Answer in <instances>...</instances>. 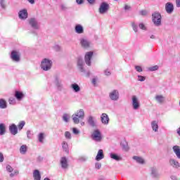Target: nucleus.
<instances>
[{"label": "nucleus", "instance_id": "obj_4", "mask_svg": "<svg viewBox=\"0 0 180 180\" xmlns=\"http://www.w3.org/2000/svg\"><path fill=\"white\" fill-rule=\"evenodd\" d=\"M120 96V95L118 89H112V91H110L109 93V98L110 101H113L114 102L119 101Z\"/></svg>", "mask_w": 180, "mask_h": 180}, {"label": "nucleus", "instance_id": "obj_48", "mask_svg": "<svg viewBox=\"0 0 180 180\" xmlns=\"http://www.w3.org/2000/svg\"><path fill=\"white\" fill-rule=\"evenodd\" d=\"M146 79V77H143V75H138V81H141V82H143V81H145Z\"/></svg>", "mask_w": 180, "mask_h": 180}, {"label": "nucleus", "instance_id": "obj_45", "mask_svg": "<svg viewBox=\"0 0 180 180\" xmlns=\"http://www.w3.org/2000/svg\"><path fill=\"white\" fill-rule=\"evenodd\" d=\"M72 132L73 134H75V135H77L78 134H79L80 131L79 129H78V128H76L75 127H74L72 128Z\"/></svg>", "mask_w": 180, "mask_h": 180}, {"label": "nucleus", "instance_id": "obj_5", "mask_svg": "<svg viewBox=\"0 0 180 180\" xmlns=\"http://www.w3.org/2000/svg\"><path fill=\"white\" fill-rule=\"evenodd\" d=\"M53 61L49 58H44L41 62V68H51Z\"/></svg>", "mask_w": 180, "mask_h": 180}, {"label": "nucleus", "instance_id": "obj_33", "mask_svg": "<svg viewBox=\"0 0 180 180\" xmlns=\"http://www.w3.org/2000/svg\"><path fill=\"white\" fill-rule=\"evenodd\" d=\"M121 146L122 148V149L124 150H129V144H128V142H127V141H122L121 142Z\"/></svg>", "mask_w": 180, "mask_h": 180}, {"label": "nucleus", "instance_id": "obj_60", "mask_svg": "<svg viewBox=\"0 0 180 180\" xmlns=\"http://www.w3.org/2000/svg\"><path fill=\"white\" fill-rule=\"evenodd\" d=\"M172 180H178L176 176H171Z\"/></svg>", "mask_w": 180, "mask_h": 180}, {"label": "nucleus", "instance_id": "obj_39", "mask_svg": "<svg viewBox=\"0 0 180 180\" xmlns=\"http://www.w3.org/2000/svg\"><path fill=\"white\" fill-rule=\"evenodd\" d=\"M65 137L66 139H72V134L70 131H65Z\"/></svg>", "mask_w": 180, "mask_h": 180}, {"label": "nucleus", "instance_id": "obj_27", "mask_svg": "<svg viewBox=\"0 0 180 180\" xmlns=\"http://www.w3.org/2000/svg\"><path fill=\"white\" fill-rule=\"evenodd\" d=\"M104 155H103V149H99V150L97 153V155L96 157V160H101L103 159Z\"/></svg>", "mask_w": 180, "mask_h": 180}, {"label": "nucleus", "instance_id": "obj_9", "mask_svg": "<svg viewBox=\"0 0 180 180\" xmlns=\"http://www.w3.org/2000/svg\"><path fill=\"white\" fill-rule=\"evenodd\" d=\"M93 54H94L93 51H87V53H86V54L84 56V60H85V63H86V64H87V65H91Z\"/></svg>", "mask_w": 180, "mask_h": 180}, {"label": "nucleus", "instance_id": "obj_28", "mask_svg": "<svg viewBox=\"0 0 180 180\" xmlns=\"http://www.w3.org/2000/svg\"><path fill=\"white\" fill-rule=\"evenodd\" d=\"M62 148H63V150H65V152H66L67 153H69V145H68V142H67V141H63Z\"/></svg>", "mask_w": 180, "mask_h": 180}, {"label": "nucleus", "instance_id": "obj_59", "mask_svg": "<svg viewBox=\"0 0 180 180\" xmlns=\"http://www.w3.org/2000/svg\"><path fill=\"white\" fill-rule=\"evenodd\" d=\"M158 68H149L148 70V71H156Z\"/></svg>", "mask_w": 180, "mask_h": 180}, {"label": "nucleus", "instance_id": "obj_8", "mask_svg": "<svg viewBox=\"0 0 180 180\" xmlns=\"http://www.w3.org/2000/svg\"><path fill=\"white\" fill-rule=\"evenodd\" d=\"M169 165L172 166V167H174V169H179L180 167L179 162H178L176 159H174V158H170L169 159Z\"/></svg>", "mask_w": 180, "mask_h": 180}, {"label": "nucleus", "instance_id": "obj_24", "mask_svg": "<svg viewBox=\"0 0 180 180\" xmlns=\"http://www.w3.org/2000/svg\"><path fill=\"white\" fill-rule=\"evenodd\" d=\"M18 17L20 18V19H27L28 18V13L27 10H21L18 13Z\"/></svg>", "mask_w": 180, "mask_h": 180}, {"label": "nucleus", "instance_id": "obj_21", "mask_svg": "<svg viewBox=\"0 0 180 180\" xmlns=\"http://www.w3.org/2000/svg\"><path fill=\"white\" fill-rule=\"evenodd\" d=\"M172 150L176 158L180 159V146L179 145H174V146H172Z\"/></svg>", "mask_w": 180, "mask_h": 180}, {"label": "nucleus", "instance_id": "obj_38", "mask_svg": "<svg viewBox=\"0 0 180 180\" xmlns=\"http://www.w3.org/2000/svg\"><path fill=\"white\" fill-rule=\"evenodd\" d=\"M6 131L5 124H0V135H4Z\"/></svg>", "mask_w": 180, "mask_h": 180}, {"label": "nucleus", "instance_id": "obj_22", "mask_svg": "<svg viewBox=\"0 0 180 180\" xmlns=\"http://www.w3.org/2000/svg\"><path fill=\"white\" fill-rule=\"evenodd\" d=\"M174 9V7L172 3H167V4L165 5V10L167 13H173Z\"/></svg>", "mask_w": 180, "mask_h": 180}, {"label": "nucleus", "instance_id": "obj_10", "mask_svg": "<svg viewBox=\"0 0 180 180\" xmlns=\"http://www.w3.org/2000/svg\"><path fill=\"white\" fill-rule=\"evenodd\" d=\"M54 84L58 91L63 90V81H62V79H60V78H59L58 77H56V78L54 79Z\"/></svg>", "mask_w": 180, "mask_h": 180}, {"label": "nucleus", "instance_id": "obj_18", "mask_svg": "<svg viewBox=\"0 0 180 180\" xmlns=\"http://www.w3.org/2000/svg\"><path fill=\"white\" fill-rule=\"evenodd\" d=\"M80 44L82 45V47H84L85 49L90 47L91 46V41L88 40V39H80Z\"/></svg>", "mask_w": 180, "mask_h": 180}, {"label": "nucleus", "instance_id": "obj_63", "mask_svg": "<svg viewBox=\"0 0 180 180\" xmlns=\"http://www.w3.org/2000/svg\"><path fill=\"white\" fill-rule=\"evenodd\" d=\"M176 132H177L178 135H180V127H179V128H177Z\"/></svg>", "mask_w": 180, "mask_h": 180}, {"label": "nucleus", "instance_id": "obj_40", "mask_svg": "<svg viewBox=\"0 0 180 180\" xmlns=\"http://www.w3.org/2000/svg\"><path fill=\"white\" fill-rule=\"evenodd\" d=\"M112 74V71H110V68H106L104 70V75H106L107 77L110 76Z\"/></svg>", "mask_w": 180, "mask_h": 180}, {"label": "nucleus", "instance_id": "obj_50", "mask_svg": "<svg viewBox=\"0 0 180 180\" xmlns=\"http://www.w3.org/2000/svg\"><path fill=\"white\" fill-rule=\"evenodd\" d=\"M139 27L141 29H143V30H147V27H146V25H144V23H143V22L139 23Z\"/></svg>", "mask_w": 180, "mask_h": 180}, {"label": "nucleus", "instance_id": "obj_41", "mask_svg": "<svg viewBox=\"0 0 180 180\" xmlns=\"http://www.w3.org/2000/svg\"><path fill=\"white\" fill-rule=\"evenodd\" d=\"M60 10H62V11H66L68 10V7L67 4H62L60 5Z\"/></svg>", "mask_w": 180, "mask_h": 180}, {"label": "nucleus", "instance_id": "obj_43", "mask_svg": "<svg viewBox=\"0 0 180 180\" xmlns=\"http://www.w3.org/2000/svg\"><path fill=\"white\" fill-rule=\"evenodd\" d=\"M87 160H88V156H80L78 158V160L79 162H86Z\"/></svg>", "mask_w": 180, "mask_h": 180}, {"label": "nucleus", "instance_id": "obj_54", "mask_svg": "<svg viewBox=\"0 0 180 180\" xmlns=\"http://www.w3.org/2000/svg\"><path fill=\"white\" fill-rule=\"evenodd\" d=\"M132 27L135 32H138V26L135 22H132Z\"/></svg>", "mask_w": 180, "mask_h": 180}, {"label": "nucleus", "instance_id": "obj_29", "mask_svg": "<svg viewBox=\"0 0 180 180\" xmlns=\"http://www.w3.org/2000/svg\"><path fill=\"white\" fill-rule=\"evenodd\" d=\"M15 97L18 101H22L24 98V94L22 92H20L19 91H16L15 93Z\"/></svg>", "mask_w": 180, "mask_h": 180}, {"label": "nucleus", "instance_id": "obj_32", "mask_svg": "<svg viewBox=\"0 0 180 180\" xmlns=\"http://www.w3.org/2000/svg\"><path fill=\"white\" fill-rule=\"evenodd\" d=\"M44 139H45V134H44V132H39V134H38V141L41 143H44Z\"/></svg>", "mask_w": 180, "mask_h": 180}, {"label": "nucleus", "instance_id": "obj_14", "mask_svg": "<svg viewBox=\"0 0 180 180\" xmlns=\"http://www.w3.org/2000/svg\"><path fill=\"white\" fill-rule=\"evenodd\" d=\"M150 172H151L152 177L155 179H159L160 174L157 167H155V166H153V167H150Z\"/></svg>", "mask_w": 180, "mask_h": 180}, {"label": "nucleus", "instance_id": "obj_56", "mask_svg": "<svg viewBox=\"0 0 180 180\" xmlns=\"http://www.w3.org/2000/svg\"><path fill=\"white\" fill-rule=\"evenodd\" d=\"M5 158L4 156V154L2 153V152H0V162H4Z\"/></svg>", "mask_w": 180, "mask_h": 180}, {"label": "nucleus", "instance_id": "obj_26", "mask_svg": "<svg viewBox=\"0 0 180 180\" xmlns=\"http://www.w3.org/2000/svg\"><path fill=\"white\" fill-rule=\"evenodd\" d=\"M155 99L158 103L162 104L165 101V97L162 95H156Z\"/></svg>", "mask_w": 180, "mask_h": 180}, {"label": "nucleus", "instance_id": "obj_58", "mask_svg": "<svg viewBox=\"0 0 180 180\" xmlns=\"http://www.w3.org/2000/svg\"><path fill=\"white\" fill-rule=\"evenodd\" d=\"M77 4H83L84 0H76Z\"/></svg>", "mask_w": 180, "mask_h": 180}, {"label": "nucleus", "instance_id": "obj_7", "mask_svg": "<svg viewBox=\"0 0 180 180\" xmlns=\"http://www.w3.org/2000/svg\"><path fill=\"white\" fill-rule=\"evenodd\" d=\"M140 106H141L140 102L137 96H132V108L134 110H138Z\"/></svg>", "mask_w": 180, "mask_h": 180}, {"label": "nucleus", "instance_id": "obj_19", "mask_svg": "<svg viewBox=\"0 0 180 180\" xmlns=\"http://www.w3.org/2000/svg\"><path fill=\"white\" fill-rule=\"evenodd\" d=\"M151 128L154 132H158L159 125L158 121H157V120H153L151 121Z\"/></svg>", "mask_w": 180, "mask_h": 180}, {"label": "nucleus", "instance_id": "obj_49", "mask_svg": "<svg viewBox=\"0 0 180 180\" xmlns=\"http://www.w3.org/2000/svg\"><path fill=\"white\" fill-rule=\"evenodd\" d=\"M27 137L29 139H31L32 138V134L30 130H27Z\"/></svg>", "mask_w": 180, "mask_h": 180}, {"label": "nucleus", "instance_id": "obj_1", "mask_svg": "<svg viewBox=\"0 0 180 180\" xmlns=\"http://www.w3.org/2000/svg\"><path fill=\"white\" fill-rule=\"evenodd\" d=\"M72 117L75 124H79V123H80L79 119H84L85 117L84 110L80 109L79 110H77L75 114H72Z\"/></svg>", "mask_w": 180, "mask_h": 180}, {"label": "nucleus", "instance_id": "obj_55", "mask_svg": "<svg viewBox=\"0 0 180 180\" xmlns=\"http://www.w3.org/2000/svg\"><path fill=\"white\" fill-rule=\"evenodd\" d=\"M77 65H78L79 67H83V65H84V61H82V60H81V59L78 60Z\"/></svg>", "mask_w": 180, "mask_h": 180}, {"label": "nucleus", "instance_id": "obj_34", "mask_svg": "<svg viewBox=\"0 0 180 180\" xmlns=\"http://www.w3.org/2000/svg\"><path fill=\"white\" fill-rule=\"evenodd\" d=\"M133 159L141 165H143L145 163L144 159L143 158H141L140 156H134Z\"/></svg>", "mask_w": 180, "mask_h": 180}, {"label": "nucleus", "instance_id": "obj_47", "mask_svg": "<svg viewBox=\"0 0 180 180\" xmlns=\"http://www.w3.org/2000/svg\"><path fill=\"white\" fill-rule=\"evenodd\" d=\"M6 170L7 172H9L11 174V172H13V168L10 165H8L6 166Z\"/></svg>", "mask_w": 180, "mask_h": 180}, {"label": "nucleus", "instance_id": "obj_36", "mask_svg": "<svg viewBox=\"0 0 180 180\" xmlns=\"http://www.w3.org/2000/svg\"><path fill=\"white\" fill-rule=\"evenodd\" d=\"M75 32L77 33H83L84 32V27L82 25H76L75 26Z\"/></svg>", "mask_w": 180, "mask_h": 180}, {"label": "nucleus", "instance_id": "obj_30", "mask_svg": "<svg viewBox=\"0 0 180 180\" xmlns=\"http://www.w3.org/2000/svg\"><path fill=\"white\" fill-rule=\"evenodd\" d=\"M8 108V103L5 99H0V109H6Z\"/></svg>", "mask_w": 180, "mask_h": 180}, {"label": "nucleus", "instance_id": "obj_20", "mask_svg": "<svg viewBox=\"0 0 180 180\" xmlns=\"http://www.w3.org/2000/svg\"><path fill=\"white\" fill-rule=\"evenodd\" d=\"M82 75H84V77H90L92 72L89 68H80L79 70Z\"/></svg>", "mask_w": 180, "mask_h": 180}, {"label": "nucleus", "instance_id": "obj_16", "mask_svg": "<svg viewBox=\"0 0 180 180\" xmlns=\"http://www.w3.org/2000/svg\"><path fill=\"white\" fill-rule=\"evenodd\" d=\"M87 123H89L91 127H96V120L95 117H93V115H89L87 117Z\"/></svg>", "mask_w": 180, "mask_h": 180}, {"label": "nucleus", "instance_id": "obj_3", "mask_svg": "<svg viewBox=\"0 0 180 180\" xmlns=\"http://www.w3.org/2000/svg\"><path fill=\"white\" fill-rule=\"evenodd\" d=\"M152 20L155 26H160L162 23V17L160 13H153Z\"/></svg>", "mask_w": 180, "mask_h": 180}, {"label": "nucleus", "instance_id": "obj_52", "mask_svg": "<svg viewBox=\"0 0 180 180\" xmlns=\"http://www.w3.org/2000/svg\"><path fill=\"white\" fill-rule=\"evenodd\" d=\"M101 166H102V165L99 162H96V164H95V167L97 169H101Z\"/></svg>", "mask_w": 180, "mask_h": 180}, {"label": "nucleus", "instance_id": "obj_25", "mask_svg": "<svg viewBox=\"0 0 180 180\" xmlns=\"http://www.w3.org/2000/svg\"><path fill=\"white\" fill-rule=\"evenodd\" d=\"M33 179L34 180H41V174L38 169H35L33 172Z\"/></svg>", "mask_w": 180, "mask_h": 180}, {"label": "nucleus", "instance_id": "obj_2", "mask_svg": "<svg viewBox=\"0 0 180 180\" xmlns=\"http://www.w3.org/2000/svg\"><path fill=\"white\" fill-rule=\"evenodd\" d=\"M91 139L95 142H101L103 139L102 134L100 129H94L91 134Z\"/></svg>", "mask_w": 180, "mask_h": 180}, {"label": "nucleus", "instance_id": "obj_12", "mask_svg": "<svg viewBox=\"0 0 180 180\" xmlns=\"http://www.w3.org/2000/svg\"><path fill=\"white\" fill-rule=\"evenodd\" d=\"M11 58L13 61H20V54L19 51H16L15 50L11 51Z\"/></svg>", "mask_w": 180, "mask_h": 180}, {"label": "nucleus", "instance_id": "obj_13", "mask_svg": "<svg viewBox=\"0 0 180 180\" xmlns=\"http://www.w3.org/2000/svg\"><path fill=\"white\" fill-rule=\"evenodd\" d=\"M109 10V4L108 3H102L100 6L99 13H105Z\"/></svg>", "mask_w": 180, "mask_h": 180}, {"label": "nucleus", "instance_id": "obj_51", "mask_svg": "<svg viewBox=\"0 0 180 180\" xmlns=\"http://www.w3.org/2000/svg\"><path fill=\"white\" fill-rule=\"evenodd\" d=\"M54 50H56V51H60L61 50V47L60 46H59L58 44H56L53 47Z\"/></svg>", "mask_w": 180, "mask_h": 180}, {"label": "nucleus", "instance_id": "obj_61", "mask_svg": "<svg viewBox=\"0 0 180 180\" xmlns=\"http://www.w3.org/2000/svg\"><path fill=\"white\" fill-rule=\"evenodd\" d=\"M136 71H138V72H141L143 71V68H136Z\"/></svg>", "mask_w": 180, "mask_h": 180}, {"label": "nucleus", "instance_id": "obj_11", "mask_svg": "<svg viewBox=\"0 0 180 180\" xmlns=\"http://www.w3.org/2000/svg\"><path fill=\"white\" fill-rule=\"evenodd\" d=\"M62 169H67L69 167L68 160L65 156H63L60 160Z\"/></svg>", "mask_w": 180, "mask_h": 180}, {"label": "nucleus", "instance_id": "obj_62", "mask_svg": "<svg viewBox=\"0 0 180 180\" xmlns=\"http://www.w3.org/2000/svg\"><path fill=\"white\" fill-rule=\"evenodd\" d=\"M141 15H147V11H141L140 13Z\"/></svg>", "mask_w": 180, "mask_h": 180}, {"label": "nucleus", "instance_id": "obj_46", "mask_svg": "<svg viewBox=\"0 0 180 180\" xmlns=\"http://www.w3.org/2000/svg\"><path fill=\"white\" fill-rule=\"evenodd\" d=\"M98 81V77H94L93 79H92V84L93 85L96 86L97 82Z\"/></svg>", "mask_w": 180, "mask_h": 180}, {"label": "nucleus", "instance_id": "obj_6", "mask_svg": "<svg viewBox=\"0 0 180 180\" xmlns=\"http://www.w3.org/2000/svg\"><path fill=\"white\" fill-rule=\"evenodd\" d=\"M28 22L33 29H40L41 24L37 18H30Z\"/></svg>", "mask_w": 180, "mask_h": 180}, {"label": "nucleus", "instance_id": "obj_44", "mask_svg": "<svg viewBox=\"0 0 180 180\" xmlns=\"http://www.w3.org/2000/svg\"><path fill=\"white\" fill-rule=\"evenodd\" d=\"M8 103H9V105H15L16 101H15V98H9Z\"/></svg>", "mask_w": 180, "mask_h": 180}, {"label": "nucleus", "instance_id": "obj_64", "mask_svg": "<svg viewBox=\"0 0 180 180\" xmlns=\"http://www.w3.org/2000/svg\"><path fill=\"white\" fill-rule=\"evenodd\" d=\"M129 8H130L129 6H124V10H129Z\"/></svg>", "mask_w": 180, "mask_h": 180}, {"label": "nucleus", "instance_id": "obj_31", "mask_svg": "<svg viewBox=\"0 0 180 180\" xmlns=\"http://www.w3.org/2000/svg\"><path fill=\"white\" fill-rule=\"evenodd\" d=\"M110 157L111 158V159H114L117 161L122 160L121 156H119V155H117V153H110Z\"/></svg>", "mask_w": 180, "mask_h": 180}, {"label": "nucleus", "instance_id": "obj_37", "mask_svg": "<svg viewBox=\"0 0 180 180\" xmlns=\"http://www.w3.org/2000/svg\"><path fill=\"white\" fill-rule=\"evenodd\" d=\"M62 119H63V122H65V123H68V122H70V114H68V113L63 114Z\"/></svg>", "mask_w": 180, "mask_h": 180}, {"label": "nucleus", "instance_id": "obj_57", "mask_svg": "<svg viewBox=\"0 0 180 180\" xmlns=\"http://www.w3.org/2000/svg\"><path fill=\"white\" fill-rule=\"evenodd\" d=\"M176 6L178 8H180V0H176Z\"/></svg>", "mask_w": 180, "mask_h": 180}, {"label": "nucleus", "instance_id": "obj_17", "mask_svg": "<svg viewBox=\"0 0 180 180\" xmlns=\"http://www.w3.org/2000/svg\"><path fill=\"white\" fill-rule=\"evenodd\" d=\"M9 131L12 135H16L18 132V129L16 124H11L9 125Z\"/></svg>", "mask_w": 180, "mask_h": 180}, {"label": "nucleus", "instance_id": "obj_23", "mask_svg": "<svg viewBox=\"0 0 180 180\" xmlns=\"http://www.w3.org/2000/svg\"><path fill=\"white\" fill-rule=\"evenodd\" d=\"M70 88L72 89L73 92L76 94H78L81 91L79 85L75 82L71 84Z\"/></svg>", "mask_w": 180, "mask_h": 180}, {"label": "nucleus", "instance_id": "obj_53", "mask_svg": "<svg viewBox=\"0 0 180 180\" xmlns=\"http://www.w3.org/2000/svg\"><path fill=\"white\" fill-rule=\"evenodd\" d=\"M0 5L2 7V8H6V4H5V0H0Z\"/></svg>", "mask_w": 180, "mask_h": 180}, {"label": "nucleus", "instance_id": "obj_42", "mask_svg": "<svg viewBox=\"0 0 180 180\" xmlns=\"http://www.w3.org/2000/svg\"><path fill=\"white\" fill-rule=\"evenodd\" d=\"M25 125V121H20L18 124V129L21 130Z\"/></svg>", "mask_w": 180, "mask_h": 180}, {"label": "nucleus", "instance_id": "obj_35", "mask_svg": "<svg viewBox=\"0 0 180 180\" xmlns=\"http://www.w3.org/2000/svg\"><path fill=\"white\" fill-rule=\"evenodd\" d=\"M27 145H21V146L20 147V153L22 155H25V153H27Z\"/></svg>", "mask_w": 180, "mask_h": 180}, {"label": "nucleus", "instance_id": "obj_15", "mask_svg": "<svg viewBox=\"0 0 180 180\" xmlns=\"http://www.w3.org/2000/svg\"><path fill=\"white\" fill-rule=\"evenodd\" d=\"M101 120L103 124H105V125L109 124V121H110L109 115H108V114L106 113L101 114Z\"/></svg>", "mask_w": 180, "mask_h": 180}]
</instances>
